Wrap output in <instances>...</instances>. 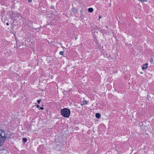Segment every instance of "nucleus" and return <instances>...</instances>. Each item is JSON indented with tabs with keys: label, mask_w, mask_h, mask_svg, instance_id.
Wrapping results in <instances>:
<instances>
[{
	"label": "nucleus",
	"mask_w": 154,
	"mask_h": 154,
	"mask_svg": "<svg viewBox=\"0 0 154 154\" xmlns=\"http://www.w3.org/2000/svg\"><path fill=\"white\" fill-rule=\"evenodd\" d=\"M72 11L74 13H76L77 12V10L75 8H73Z\"/></svg>",
	"instance_id": "obj_6"
},
{
	"label": "nucleus",
	"mask_w": 154,
	"mask_h": 154,
	"mask_svg": "<svg viewBox=\"0 0 154 154\" xmlns=\"http://www.w3.org/2000/svg\"><path fill=\"white\" fill-rule=\"evenodd\" d=\"M88 11L90 13H92L93 11V9L92 8H89L88 9Z\"/></svg>",
	"instance_id": "obj_7"
},
{
	"label": "nucleus",
	"mask_w": 154,
	"mask_h": 154,
	"mask_svg": "<svg viewBox=\"0 0 154 154\" xmlns=\"http://www.w3.org/2000/svg\"><path fill=\"white\" fill-rule=\"evenodd\" d=\"M70 110L67 108H64L61 109V113L63 116L65 117H69L70 114Z\"/></svg>",
	"instance_id": "obj_2"
},
{
	"label": "nucleus",
	"mask_w": 154,
	"mask_h": 154,
	"mask_svg": "<svg viewBox=\"0 0 154 154\" xmlns=\"http://www.w3.org/2000/svg\"><path fill=\"white\" fill-rule=\"evenodd\" d=\"M96 117L97 118H100V115L99 113H97L95 115Z\"/></svg>",
	"instance_id": "obj_8"
},
{
	"label": "nucleus",
	"mask_w": 154,
	"mask_h": 154,
	"mask_svg": "<svg viewBox=\"0 0 154 154\" xmlns=\"http://www.w3.org/2000/svg\"><path fill=\"white\" fill-rule=\"evenodd\" d=\"M11 17L13 18H15L16 17H21L20 14L17 12H13L11 14Z\"/></svg>",
	"instance_id": "obj_3"
},
{
	"label": "nucleus",
	"mask_w": 154,
	"mask_h": 154,
	"mask_svg": "<svg viewBox=\"0 0 154 154\" xmlns=\"http://www.w3.org/2000/svg\"><path fill=\"white\" fill-rule=\"evenodd\" d=\"M59 54L60 55H62L63 54V51H60V53H59Z\"/></svg>",
	"instance_id": "obj_13"
},
{
	"label": "nucleus",
	"mask_w": 154,
	"mask_h": 154,
	"mask_svg": "<svg viewBox=\"0 0 154 154\" xmlns=\"http://www.w3.org/2000/svg\"><path fill=\"white\" fill-rule=\"evenodd\" d=\"M41 101V100H37V102H38V103L39 104L40 103V101Z\"/></svg>",
	"instance_id": "obj_14"
},
{
	"label": "nucleus",
	"mask_w": 154,
	"mask_h": 154,
	"mask_svg": "<svg viewBox=\"0 0 154 154\" xmlns=\"http://www.w3.org/2000/svg\"><path fill=\"white\" fill-rule=\"evenodd\" d=\"M147 63H146L144 64L142 66V68L143 69H146L147 68Z\"/></svg>",
	"instance_id": "obj_5"
},
{
	"label": "nucleus",
	"mask_w": 154,
	"mask_h": 154,
	"mask_svg": "<svg viewBox=\"0 0 154 154\" xmlns=\"http://www.w3.org/2000/svg\"><path fill=\"white\" fill-rule=\"evenodd\" d=\"M6 25H9V23H6Z\"/></svg>",
	"instance_id": "obj_19"
},
{
	"label": "nucleus",
	"mask_w": 154,
	"mask_h": 154,
	"mask_svg": "<svg viewBox=\"0 0 154 154\" xmlns=\"http://www.w3.org/2000/svg\"><path fill=\"white\" fill-rule=\"evenodd\" d=\"M153 62V58H150V63H152Z\"/></svg>",
	"instance_id": "obj_12"
},
{
	"label": "nucleus",
	"mask_w": 154,
	"mask_h": 154,
	"mask_svg": "<svg viewBox=\"0 0 154 154\" xmlns=\"http://www.w3.org/2000/svg\"><path fill=\"white\" fill-rule=\"evenodd\" d=\"M148 0H139V1L141 3L146 2Z\"/></svg>",
	"instance_id": "obj_9"
},
{
	"label": "nucleus",
	"mask_w": 154,
	"mask_h": 154,
	"mask_svg": "<svg viewBox=\"0 0 154 154\" xmlns=\"http://www.w3.org/2000/svg\"><path fill=\"white\" fill-rule=\"evenodd\" d=\"M77 39V38H75V39Z\"/></svg>",
	"instance_id": "obj_20"
},
{
	"label": "nucleus",
	"mask_w": 154,
	"mask_h": 154,
	"mask_svg": "<svg viewBox=\"0 0 154 154\" xmlns=\"http://www.w3.org/2000/svg\"><path fill=\"white\" fill-rule=\"evenodd\" d=\"M145 126L143 125H142L140 126V127L141 129H143L145 128Z\"/></svg>",
	"instance_id": "obj_10"
},
{
	"label": "nucleus",
	"mask_w": 154,
	"mask_h": 154,
	"mask_svg": "<svg viewBox=\"0 0 154 154\" xmlns=\"http://www.w3.org/2000/svg\"><path fill=\"white\" fill-rule=\"evenodd\" d=\"M8 135L4 131L0 129V146L6 140Z\"/></svg>",
	"instance_id": "obj_1"
},
{
	"label": "nucleus",
	"mask_w": 154,
	"mask_h": 154,
	"mask_svg": "<svg viewBox=\"0 0 154 154\" xmlns=\"http://www.w3.org/2000/svg\"><path fill=\"white\" fill-rule=\"evenodd\" d=\"M23 140L24 142H26L27 140V139L26 138H23Z\"/></svg>",
	"instance_id": "obj_11"
},
{
	"label": "nucleus",
	"mask_w": 154,
	"mask_h": 154,
	"mask_svg": "<svg viewBox=\"0 0 154 154\" xmlns=\"http://www.w3.org/2000/svg\"><path fill=\"white\" fill-rule=\"evenodd\" d=\"M40 109H42V110H43V109H44V108H43V107H41L40 108Z\"/></svg>",
	"instance_id": "obj_18"
},
{
	"label": "nucleus",
	"mask_w": 154,
	"mask_h": 154,
	"mask_svg": "<svg viewBox=\"0 0 154 154\" xmlns=\"http://www.w3.org/2000/svg\"><path fill=\"white\" fill-rule=\"evenodd\" d=\"M28 2H32V0H28Z\"/></svg>",
	"instance_id": "obj_15"
},
{
	"label": "nucleus",
	"mask_w": 154,
	"mask_h": 154,
	"mask_svg": "<svg viewBox=\"0 0 154 154\" xmlns=\"http://www.w3.org/2000/svg\"><path fill=\"white\" fill-rule=\"evenodd\" d=\"M36 107L37 108H38L39 107V105H36Z\"/></svg>",
	"instance_id": "obj_16"
},
{
	"label": "nucleus",
	"mask_w": 154,
	"mask_h": 154,
	"mask_svg": "<svg viewBox=\"0 0 154 154\" xmlns=\"http://www.w3.org/2000/svg\"><path fill=\"white\" fill-rule=\"evenodd\" d=\"M88 103L87 101L85 100H84L82 102V103H81V106H83L85 104H87Z\"/></svg>",
	"instance_id": "obj_4"
},
{
	"label": "nucleus",
	"mask_w": 154,
	"mask_h": 154,
	"mask_svg": "<svg viewBox=\"0 0 154 154\" xmlns=\"http://www.w3.org/2000/svg\"><path fill=\"white\" fill-rule=\"evenodd\" d=\"M101 17L100 16H99V20H100V19L101 18Z\"/></svg>",
	"instance_id": "obj_17"
}]
</instances>
